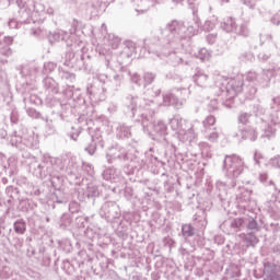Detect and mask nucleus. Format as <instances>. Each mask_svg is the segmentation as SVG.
<instances>
[{
	"label": "nucleus",
	"mask_w": 280,
	"mask_h": 280,
	"mask_svg": "<svg viewBox=\"0 0 280 280\" xmlns=\"http://www.w3.org/2000/svg\"><path fill=\"white\" fill-rule=\"evenodd\" d=\"M9 27L11 30H14V28L19 27V24L14 20H10L9 21Z\"/></svg>",
	"instance_id": "680f3d73"
},
{
	"label": "nucleus",
	"mask_w": 280,
	"mask_h": 280,
	"mask_svg": "<svg viewBox=\"0 0 280 280\" xmlns=\"http://www.w3.org/2000/svg\"><path fill=\"white\" fill-rule=\"evenodd\" d=\"M254 162L255 165H268V163H266V156H264L259 151L254 153Z\"/></svg>",
	"instance_id": "4c0bfd02"
},
{
	"label": "nucleus",
	"mask_w": 280,
	"mask_h": 280,
	"mask_svg": "<svg viewBox=\"0 0 280 280\" xmlns=\"http://www.w3.org/2000/svg\"><path fill=\"white\" fill-rule=\"evenodd\" d=\"M63 95H65L66 100H71L73 97V86H68L63 91Z\"/></svg>",
	"instance_id": "603ef678"
},
{
	"label": "nucleus",
	"mask_w": 280,
	"mask_h": 280,
	"mask_svg": "<svg viewBox=\"0 0 280 280\" xmlns=\"http://www.w3.org/2000/svg\"><path fill=\"white\" fill-rule=\"evenodd\" d=\"M259 179H260L261 183H266L268 180V174L261 173L259 175Z\"/></svg>",
	"instance_id": "e2e57ef3"
},
{
	"label": "nucleus",
	"mask_w": 280,
	"mask_h": 280,
	"mask_svg": "<svg viewBox=\"0 0 280 280\" xmlns=\"http://www.w3.org/2000/svg\"><path fill=\"white\" fill-rule=\"evenodd\" d=\"M23 141V148H35V145H38V140L34 135H30L28 137L22 138Z\"/></svg>",
	"instance_id": "c756f323"
},
{
	"label": "nucleus",
	"mask_w": 280,
	"mask_h": 280,
	"mask_svg": "<svg viewBox=\"0 0 280 280\" xmlns=\"http://www.w3.org/2000/svg\"><path fill=\"white\" fill-rule=\"evenodd\" d=\"M198 27H200L198 21L195 22L194 26L173 20L161 31V38L151 37L145 39L144 45L148 46L149 54L170 56V52L172 51L170 49H183L185 46L183 40L196 36Z\"/></svg>",
	"instance_id": "f03ea898"
},
{
	"label": "nucleus",
	"mask_w": 280,
	"mask_h": 280,
	"mask_svg": "<svg viewBox=\"0 0 280 280\" xmlns=\"http://www.w3.org/2000/svg\"><path fill=\"white\" fill-rule=\"evenodd\" d=\"M197 58L203 61L209 60V58H211V52L207 48H201L197 54Z\"/></svg>",
	"instance_id": "ea45409f"
},
{
	"label": "nucleus",
	"mask_w": 280,
	"mask_h": 280,
	"mask_svg": "<svg viewBox=\"0 0 280 280\" xmlns=\"http://www.w3.org/2000/svg\"><path fill=\"white\" fill-rule=\"evenodd\" d=\"M252 117H253V115H250L248 113H242L238 116V124L246 125V124H248V121H250Z\"/></svg>",
	"instance_id": "a18cd8bd"
},
{
	"label": "nucleus",
	"mask_w": 280,
	"mask_h": 280,
	"mask_svg": "<svg viewBox=\"0 0 280 280\" xmlns=\"http://www.w3.org/2000/svg\"><path fill=\"white\" fill-rule=\"evenodd\" d=\"M217 189L219 190V198L224 200L226 198V191L229 190V186L224 182H217Z\"/></svg>",
	"instance_id": "7c9ffc66"
},
{
	"label": "nucleus",
	"mask_w": 280,
	"mask_h": 280,
	"mask_svg": "<svg viewBox=\"0 0 280 280\" xmlns=\"http://www.w3.org/2000/svg\"><path fill=\"white\" fill-rule=\"evenodd\" d=\"M182 233L184 237H191L194 235V228L190 224H185L182 226Z\"/></svg>",
	"instance_id": "c03bdc74"
},
{
	"label": "nucleus",
	"mask_w": 280,
	"mask_h": 280,
	"mask_svg": "<svg viewBox=\"0 0 280 280\" xmlns=\"http://www.w3.org/2000/svg\"><path fill=\"white\" fill-rule=\"evenodd\" d=\"M236 27L237 24L235 23V19L231 16L224 18L221 22V30H223V32H226L228 34H231V32H235Z\"/></svg>",
	"instance_id": "f3484780"
},
{
	"label": "nucleus",
	"mask_w": 280,
	"mask_h": 280,
	"mask_svg": "<svg viewBox=\"0 0 280 280\" xmlns=\"http://www.w3.org/2000/svg\"><path fill=\"white\" fill-rule=\"evenodd\" d=\"M247 229L255 231V229H257V221L255 219H250L248 221Z\"/></svg>",
	"instance_id": "4d7b16f0"
},
{
	"label": "nucleus",
	"mask_w": 280,
	"mask_h": 280,
	"mask_svg": "<svg viewBox=\"0 0 280 280\" xmlns=\"http://www.w3.org/2000/svg\"><path fill=\"white\" fill-rule=\"evenodd\" d=\"M176 49H172L170 48V54L166 55V56H158L156 52H149V54H153V56H156V58H167V56H171L170 57V61H171V65L173 67H178V65H189V59H187V56L186 55H177L176 52Z\"/></svg>",
	"instance_id": "f8f14e48"
},
{
	"label": "nucleus",
	"mask_w": 280,
	"mask_h": 280,
	"mask_svg": "<svg viewBox=\"0 0 280 280\" xmlns=\"http://www.w3.org/2000/svg\"><path fill=\"white\" fill-rule=\"evenodd\" d=\"M218 24V18L213 16L211 20H207L203 24L205 32H211V30H215V25Z\"/></svg>",
	"instance_id": "c9c22d12"
},
{
	"label": "nucleus",
	"mask_w": 280,
	"mask_h": 280,
	"mask_svg": "<svg viewBox=\"0 0 280 280\" xmlns=\"http://www.w3.org/2000/svg\"><path fill=\"white\" fill-rule=\"evenodd\" d=\"M203 135H206V139H208V141H210L211 143H215V141L220 139V133L217 132L215 129H213V131H211L210 133L203 132Z\"/></svg>",
	"instance_id": "a19ab883"
},
{
	"label": "nucleus",
	"mask_w": 280,
	"mask_h": 280,
	"mask_svg": "<svg viewBox=\"0 0 280 280\" xmlns=\"http://www.w3.org/2000/svg\"><path fill=\"white\" fill-rule=\"evenodd\" d=\"M132 133L130 132V127L126 125H119L117 127V137H119L120 139H129Z\"/></svg>",
	"instance_id": "bb28decb"
},
{
	"label": "nucleus",
	"mask_w": 280,
	"mask_h": 280,
	"mask_svg": "<svg viewBox=\"0 0 280 280\" xmlns=\"http://www.w3.org/2000/svg\"><path fill=\"white\" fill-rule=\"evenodd\" d=\"M241 58H243V60H252L253 59V54L245 52V54L241 55Z\"/></svg>",
	"instance_id": "bf43d9fd"
},
{
	"label": "nucleus",
	"mask_w": 280,
	"mask_h": 280,
	"mask_svg": "<svg viewBox=\"0 0 280 280\" xmlns=\"http://www.w3.org/2000/svg\"><path fill=\"white\" fill-rule=\"evenodd\" d=\"M59 75L62 80H67L68 82L75 81V74H73L71 72L63 71V70L59 69Z\"/></svg>",
	"instance_id": "58836bf2"
},
{
	"label": "nucleus",
	"mask_w": 280,
	"mask_h": 280,
	"mask_svg": "<svg viewBox=\"0 0 280 280\" xmlns=\"http://www.w3.org/2000/svg\"><path fill=\"white\" fill-rule=\"evenodd\" d=\"M267 39L269 43L268 47H266L264 51H260L258 54V59L261 60L262 62H266V60H270V56H272V54H275V50L277 49V45L272 43V36L268 35Z\"/></svg>",
	"instance_id": "2eb2a0df"
},
{
	"label": "nucleus",
	"mask_w": 280,
	"mask_h": 280,
	"mask_svg": "<svg viewBox=\"0 0 280 280\" xmlns=\"http://www.w3.org/2000/svg\"><path fill=\"white\" fill-rule=\"evenodd\" d=\"M26 113H27L28 117H32L33 119H38V117H40V113H38L34 108H27Z\"/></svg>",
	"instance_id": "8fccbe9b"
},
{
	"label": "nucleus",
	"mask_w": 280,
	"mask_h": 280,
	"mask_svg": "<svg viewBox=\"0 0 280 280\" xmlns=\"http://www.w3.org/2000/svg\"><path fill=\"white\" fill-rule=\"evenodd\" d=\"M138 8H142V9H136V12H148V10H150V8L156 5V0H139V2H137Z\"/></svg>",
	"instance_id": "4be33fe9"
},
{
	"label": "nucleus",
	"mask_w": 280,
	"mask_h": 280,
	"mask_svg": "<svg viewBox=\"0 0 280 280\" xmlns=\"http://www.w3.org/2000/svg\"><path fill=\"white\" fill-rule=\"evenodd\" d=\"M280 266L275 262H264V278L265 280L272 279L275 277H279Z\"/></svg>",
	"instance_id": "4468645a"
},
{
	"label": "nucleus",
	"mask_w": 280,
	"mask_h": 280,
	"mask_svg": "<svg viewBox=\"0 0 280 280\" xmlns=\"http://www.w3.org/2000/svg\"><path fill=\"white\" fill-rule=\"evenodd\" d=\"M223 167L230 178H237L244 172V160L238 155H228Z\"/></svg>",
	"instance_id": "0eeeda50"
},
{
	"label": "nucleus",
	"mask_w": 280,
	"mask_h": 280,
	"mask_svg": "<svg viewBox=\"0 0 280 280\" xmlns=\"http://www.w3.org/2000/svg\"><path fill=\"white\" fill-rule=\"evenodd\" d=\"M218 100H211L210 103L208 104V110L210 113H213V110H218Z\"/></svg>",
	"instance_id": "3c124183"
},
{
	"label": "nucleus",
	"mask_w": 280,
	"mask_h": 280,
	"mask_svg": "<svg viewBox=\"0 0 280 280\" xmlns=\"http://www.w3.org/2000/svg\"><path fill=\"white\" fill-rule=\"evenodd\" d=\"M145 97L143 101H140L138 97L129 96L127 101L129 104L127 105L128 110L131 112V116L135 117L137 112L141 113L142 122L141 126L143 131L150 137H165L167 135V125L165 122L158 120L156 122H152V116L159 106H175L177 108H183L185 106V98L178 100L176 95L173 93H165L161 96V89L152 88L147 90Z\"/></svg>",
	"instance_id": "f257e3e1"
},
{
	"label": "nucleus",
	"mask_w": 280,
	"mask_h": 280,
	"mask_svg": "<svg viewBox=\"0 0 280 280\" xmlns=\"http://www.w3.org/2000/svg\"><path fill=\"white\" fill-rule=\"evenodd\" d=\"M107 44L109 45V47H112V49H117V47L121 45V39L113 34H109L107 36Z\"/></svg>",
	"instance_id": "2f4dec72"
},
{
	"label": "nucleus",
	"mask_w": 280,
	"mask_h": 280,
	"mask_svg": "<svg viewBox=\"0 0 280 280\" xmlns=\"http://www.w3.org/2000/svg\"><path fill=\"white\" fill-rule=\"evenodd\" d=\"M252 194V190L246 189L245 187H238V191L236 192V201L240 209H246V207H248Z\"/></svg>",
	"instance_id": "ddd939ff"
},
{
	"label": "nucleus",
	"mask_w": 280,
	"mask_h": 280,
	"mask_svg": "<svg viewBox=\"0 0 280 280\" xmlns=\"http://www.w3.org/2000/svg\"><path fill=\"white\" fill-rule=\"evenodd\" d=\"M234 34L246 37L250 34V31L248 30V25L246 23H242L240 26H236Z\"/></svg>",
	"instance_id": "473e14b6"
},
{
	"label": "nucleus",
	"mask_w": 280,
	"mask_h": 280,
	"mask_svg": "<svg viewBox=\"0 0 280 280\" xmlns=\"http://www.w3.org/2000/svg\"><path fill=\"white\" fill-rule=\"evenodd\" d=\"M10 7V0H0V8Z\"/></svg>",
	"instance_id": "052dcab7"
},
{
	"label": "nucleus",
	"mask_w": 280,
	"mask_h": 280,
	"mask_svg": "<svg viewBox=\"0 0 280 280\" xmlns=\"http://www.w3.org/2000/svg\"><path fill=\"white\" fill-rule=\"evenodd\" d=\"M97 140H95V137H92L93 143L90 144L88 148H85L86 152L89 154H91V156H93V154H95V150H96L97 145H100L101 148H104V141L100 140V138H97Z\"/></svg>",
	"instance_id": "c85d7f7f"
},
{
	"label": "nucleus",
	"mask_w": 280,
	"mask_h": 280,
	"mask_svg": "<svg viewBox=\"0 0 280 280\" xmlns=\"http://www.w3.org/2000/svg\"><path fill=\"white\" fill-rule=\"evenodd\" d=\"M30 69L31 72L28 73V75H32L33 73H36V71H38V68H36V66H31Z\"/></svg>",
	"instance_id": "338daca9"
},
{
	"label": "nucleus",
	"mask_w": 280,
	"mask_h": 280,
	"mask_svg": "<svg viewBox=\"0 0 280 280\" xmlns=\"http://www.w3.org/2000/svg\"><path fill=\"white\" fill-rule=\"evenodd\" d=\"M215 125V117L214 116H207L205 118V120L202 121V126H203V132H208L209 128H211V126Z\"/></svg>",
	"instance_id": "f704fd0d"
},
{
	"label": "nucleus",
	"mask_w": 280,
	"mask_h": 280,
	"mask_svg": "<svg viewBox=\"0 0 280 280\" xmlns=\"http://www.w3.org/2000/svg\"><path fill=\"white\" fill-rule=\"evenodd\" d=\"M19 7V14L21 15L22 23H36L34 16L45 12V5L38 3V0H16Z\"/></svg>",
	"instance_id": "423d86ee"
},
{
	"label": "nucleus",
	"mask_w": 280,
	"mask_h": 280,
	"mask_svg": "<svg viewBox=\"0 0 280 280\" xmlns=\"http://www.w3.org/2000/svg\"><path fill=\"white\" fill-rule=\"evenodd\" d=\"M56 63L49 61L44 63V73H51V71H55Z\"/></svg>",
	"instance_id": "de8ad7c7"
},
{
	"label": "nucleus",
	"mask_w": 280,
	"mask_h": 280,
	"mask_svg": "<svg viewBox=\"0 0 280 280\" xmlns=\"http://www.w3.org/2000/svg\"><path fill=\"white\" fill-rule=\"evenodd\" d=\"M243 241L246 244V246H257V244H259V238L256 237L255 234L253 233H247L243 235Z\"/></svg>",
	"instance_id": "a878e982"
},
{
	"label": "nucleus",
	"mask_w": 280,
	"mask_h": 280,
	"mask_svg": "<svg viewBox=\"0 0 280 280\" xmlns=\"http://www.w3.org/2000/svg\"><path fill=\"white\" fill-rule=\"evenodd\" d=\"M268 280H280V276H276L273 278H269Z\"/></svg>",
	"instance_id": "774afa93"
},
{
	"label": "nucleus",
	"mask_w": 280,
	"mask_h": 280,
	"mask_svg": "<svg viewBox=\"0 0 280 280\" xmlns=\"http://www.w3.org/2000/svg\"><path fill=\"white\" fill-rule=\"evenodd\" d=\"M241 137L247 141H256L257 130L253 127H245L241 130Z\"/></svg>",
	"instance_id": "6ab92c4d"
},
{
	"label": "nucleus",
	"mask_w": 280,
	"mask_h": 280,
	"mask_svg": "<svg viewBox=\"0 0 280 280\" xmlns=\"http://www.w3.org/2000/svg\"><path fill=\"white\" fill-rule=\"evenodd\" d=\"M176 91H180L186 97L189 95V90H187V88L176 89Z\"/></svg>",
	"instance_id": "0e129e2a"
},
{
	"label": "nucleus",
	"mask_w": 280,
	"mask_h": 280,
	"mask_svg": "<svg viewBox=\"0 0 280 280\" xmlns=\"http://www.w3.org/2000/svg\"><path fill=\"white\" fill-rule=\"evenodd\" d=\"M267 211H269L273 218H280V201H267L266 202Z\"/></svg>",
	"instance_id": "aec40b11"
},
{
	"label": "nucleus",
	"mask_w": 280,
	"mask_h": 280,
	"mask_svg": "<svg viewBox=\"0 0 280 280\" xmlns=\"http://www.w3.org/2000/svg\"><path fill=\"white\" fill-rule=\"evenodd\" d=\"M13 229L18 235H25L27 224L23 221V219H21L14 222Z\"/></svg>",
	"instance_id": "cd10ccee"
},
{
	"label": "nucleus",
	"mask_w": 280,
	"mask_h": 280,
	"mask_svg": "<svg viewBox=\"0 0 280 280\" xmlns=\"http://www.w3.org/2000/svg\"><path fill=\"white\" fill-rule=\"evenodd\" d=\"M244 226V219L236 218L231 222V229H234V231H240Z\"/></svg>",
	"instance_id": "37998d69"
},
{
	"label": "nucleus",
	"mask_w": 280,
	"mask_h": 280,
	"mask_svg": "<svg viewBox=\"0 0 280 280\" xmlns=\"http://www.w3.org/2000/svg\"><path fill=\"white\" fill-rule=\"evenodd\" d=\"M11 276L12 270L10 269V267H3L0 271V279H10Z\"/></svg>",
	"instance_id": "49530a36"
},
{
	"label": "nucleus",
	"mask_w": 280,
	"mask_h": 280,
	"mask_svg": "<svg viewBox=\"0 0 280 280\" xmlns=\"http://www.w3.org/2000/svg\"><path fill=\"white\" fill-rule=\"evenodd\" d=\"M106 159L108 163H115L116 161L124 163L126 161H132V153L125 147L116 145L108 150Z\"/></svg>",
	"instance_id": "6e6552de"
},
{
	"label": "nucleus",
	"mask_w": 280,
	"mask_h": 280,
	"mask_svg": "<svg viewBox=\"0 0 280 280\" xmlns=\"http://www.w3.org/2000/svg\"><path fill=\"white\" fill-rule=\"evenodd\" d=\"M170 127L176 132V137L182 143H187V141H194L196 139L194 126L189 125L180 115H175L170 119Z\"/></svg>",
	"instance_id": "39448f33"
},
{
	"label": "nucleus",
	"mask_w": 280,
	"mask_h": 280,
	"mask_svg": "<svg viewBox=\"0 0 280 280\" xmlns=\"http://www.w3.org/2000/svg\"><path fill=\"white\" fill-rule=\"evenodd\" d=\"M268 165H271V167H277L278 170H280V155L272 158L269 161Z\"/></svg>",
	"instance_id": "09e8293b"
},
{
	"label": "nucleus",
	"mask_w": 280,
	"mask_h": 280,
	"mask_svg": "<svg viewBox=\"0 0 280 280\" xmlns=\"http://www.w3.org/2000/svg\"><path fill=\"white\" fill-rule=\"evenodd\" d=\"M100 187L97 185L91 183L88 185L86 190H85V196L86 198H97L100 196Z\"/></svg>",
	"instance_id": "393cba45"
},
{
	"label": "nucleus",
	"mask_w": 280,
	"mask_h": 280,
	"mask_svg": "<svg viewBox=\"0 0 280 280\" xmlns=\"http://www.w3.org/2000/svg\"><path fill=\"white\" fill-rule=\"evenodd\" d=\"M207 40L209 43V45H213V43H215V40H218V34H208L207 35Z\"/></svg>",
	"instance_id": "5fc2aeb1"
},
{
	"label": "nucleus",
	"mask_w": 280,
	"mask_h": 280,
	"mask_svg": "<svg viewBox=\"0 0 280 280\" xmlns=\"http://www.w3.org/2000/svg\"><path fill=\"white\" fill-rule=\"evenodd\" d=\"M106 80H108V75L100 74L97 80L88 88V93L90 94V98L95 102L104 100V93H106V89L104 84H106Z\"/></svg>",
	"instance_id": "1a4fd4ad"
},
{
	"label": "nucleus",
	"mask_w": 280,
	"mask_h": 280,
	"mask_svg": "<svg viewBox=\"0 0 280 280\" xmlns=\"http://www.w3.org/2000/svg\"><path fill=\"white\" fill-rule=\"evenodd\" d=\"M154 80H156V73L154 72H144L143 74V86H150V84H152V82H154Z\"/></svg>",
	"instance_id": "72a5a7b5"
},
{
	"label": "nucleus",
	"mask_w": 280,
	"mask_h": 280,
	"mask_svg": "<svg viewBox=\"0 0 280 280\" xmlns=\"http://www.w3.org/2000/svg\"><path fill=\"white\" fill-rule=\"evenodd\" d=\"M13 39L12 37H4L3 42H0V54L1 56L10 57L12 56V49L10 45H12Z\"/></svg>",
	"instance_id": "a211bd4d"
},
{
	"label": "nucleus",
	"mask_w": 280,
	"mask_h": 280,
	"mask_svg": "<svg viewBox=\"0 0 280 280\" xmlns=\"http://www.w3.org/2000/svg\"><path fill=\"white\" fill-rule=\"evenodd\" d=\"M129 78L133 84H137L138 86H141L143 80L141 79V75L137 72H129Z\"/></svg>",
	"instance_id": "79ce46f5"
},
{
	"label": "nucleus",
	"mask_w": 280,
	"mask_h": 280,
	"mask_svg": "<svg viewBox=\"0 0 280 280\" xmlns=\"http://www.w3.org/2000/svg\"><path fill=\"white\" fill-rule=\"evenodd\" d=\"M82 170H84V172L90 174V176L93 175V165L89 163H82Z\"/></svg>",
	"instance_id": "864d4df0"
},
{
	"label": "nucleus",
	"mask_w": 280,
	"mask_h": 280,
	"mask_svg": "<svg viewBox=\"0 0 280 280\" xmlns=\"http://www.w3.org/2000/svg\"><path fill=\"white\" fill-rule=\"evenodd\" d=\"M277 75V67L261 69L259 71L249 70L245 75L238 74L235 78L221 77L219 86L221 95L226 100H233L237 93L244 91V79L253 86H260L261 89H268L270 86V80Z\"/></svg>",
	"instance_id": "20e7f679"
},
{
	"label": "nucleus",
	"mask_w": 280,
	"mask_h": 280,
	"mask_svg": "<svg viewBox=\"0 0 280 280\" xmlns=\"http://www.w3.org/2000/svg\"><path fill=\"white\" fill-rule=\"evenodd\" d=\"M129 47H125L120 56L113 55L110 59H107V67H110L113 71H124V58H132V51H135V48H131L130 52Z\"/></svg>",
	"instance_id": "9d476101"
},
{
	"label": "nucleus",
	"mask_w": 280,
	"mask_h": 280,
	"mask_svg": "<svg viewBox=\"0 0 280 280\" xmlns=\"http://www.w3.org/2000/svg\"><path fill=\"white\" fill-rule=\"evenodd\" d=\"M11 145L18 148L19 150H25V147H23V138L19 136L11 137Z\"/></svg>",
	"instance_id": "e433bc0d"
},
{
	"label": "nucleus",
	"mask_w": 280,
	"mask_h": 280,
	"mask_svg": "<svg viewBox=\"0 0 280 280\" xmlns=\"http://www.w3.org/2000/svg\"><path fill=\"white\" fill-rule=\"evenodd\" d=\"M124 80V77L120 74H115L113 78L110 79H106L105 80V84H107V86H110V89H119V86H121V82Z\"/></svg>",
	"instance_id": "412c9836"
},
{
	"label": "nucleus",
	"mask_w": 280,
	"mask_h": 280,
	"mask_svg": "<svg viewBox=\"0 0 280 280\" xmlns=\"http://www.w3.org/2000/svg\"><path fill=\"white\" fill-rule=\"evenodd\" d=\"M73 38H75V28H71L70 32L58 31L52 35H49L50 43H54V40L57 43L63 40L68 45V47H71V45H73Z\"/></svg>",
	"instance_id": "9b49d317"
},
{
	"label": "nucleus",
	"mask_w": 280,
	"mask_h": 280,
	"mask_svg": "<svg viewBox=\"0 0 280 280\" xmlns=\"http://www.w3.org/2000/svg\"><path fill=\"white\" fill-rule=\"evenodd\" d=\"M271 23L273 25H279V23H280V14L279 13L271 18Z\"/></svg>",
	"instance_id": "13d9d810"
},
{
	"label": "nucleus",
	"mask_w": 280,
	"mask_h": 280,
	"mask_svg": "<svg viewBox=\"0 0 280 280\" xmlns=\"http://www.w3.org/2000/svg\"><path fill=\"white\" fill-rule=\"evenodd\" d=\"M192 80L195 84L201 89H207V86H209V74L202 70H197L192 77Z\"/></svg>",
	"instance_id": "dca6fc26"
},
{
	"label": "nucleus",
	"mask_w": 280,
	"mask_h": 280,
	"mask_svg": "<svg viewBox=\"0 0 280 280\" xmlns=\"http://www.w3.org/2000/svg\"><path fill=\"white\" fill-rule=\"evenodd\" d=\"M107 110H108L109 113H115V110H117V105H115V104L109 105L108 108H107Z\"/></svg>",
	"instance_id": "69168bd1"
},
{
	"label": "nucleus",
	"mask_w": 280,
	"mask_h": 280,
	"mask_svg": "<svg viewBox=\"0 0 280 280\" xmlns=\"http://www.w3.org/2000/svg\"><path fill=\"white\" fill-rule=\"evenodd\" d=\"M31 34L33 36H44L45 32H43V28L38 27V28H32Z\"/></svg>",
	"instance_id": "6e6d98bb"
},
{
	"label": "nucleus",
	"mask_w": 280,
	"mask_h": 280,
	"mask_svg": "<svg viewBox=\"0 0 280 280\" xmlns=\"http://www.w3.org/2000/svg\"><path fill=\"white\" fill-rule=\"evenodd\" d=\"M44 86L52 94L58 93V83H56V80H54V78L47 77L46 79H44Z\"/></svg>",
	"instance_id": "b1692460"
},
{
	"label": "nucleus",
	"mask_w": 280,
	"mask_h": 280,
	"mask_svg": "<svg viewBox=\"0 0 280 280\" xmlns=\"http://www.w3.org/2000/svg\"><path fill=\"white\" fill-rule=\"evenodd\" d=\"M42 170L46 168L47 174L50 176V183L52 187L56 189L54 192L55 201L58 205H62L67 202V198H65V194L61 191L62 183H65V177L60 175L54 174V172H68V174L78 175L80 174V167H82V162L78 160L75 156H61L54 158L49 154H44L42 164L38 165Z\"/></svg>",
	"instance_id": "7ed1b4c3"
},
{
	"label": "nucleus",
	"mask_w": 280,
	"mask_h": 280,
	"mask_svg": "<svg viewBox=\"0 0 280 280\" xmlns=\"http://www.w3.org/2000/svg\"><path fill=\"white\" fill-rule=\"evenodd\" d=\"M103 178L105 180H117V178H119V171L115 167L106 168L103 172Z\"/></svg>",
	"instance_id": "5701e85b"
}]
</instances>
